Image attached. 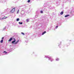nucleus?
I'll return each mask as SVG.
<instances>
[{"mask_svg":"<svg viewBox=\"0 0 74 74\" xmlns=\"http://www.w3.org/2000/svg\"><path fill=\"white\" fill-rule=\"evenodd\" d=\"M56 60L57 61H58V60H59V58H57L56 59Z\"/></svg>","mask_w":74,"mask_h":74,"instance_id":"12","label":"nucleus"},{"mask_svg":"<svg viewBox=\"0 0 74 74\" xmlns=\"http://www.w3.org/2000/svg\"><path fill=\"white\" fill-rule=\"evenodd\" d=\"M30 1V0H28V3H29Z\"/></svg>","mask_w":74,"mask_h":74,"instance_id":"17","label":"nucleus"},{"mask_svg":"<svg viewBox=\"0 0 74 74\" xmlns=\"http://www.w3.org/2000/svg\"><path fill=\"white\" fill-rule=\"evenodd\" d=\"M14 41H16V40H15L14 38Z\"/></svg>","mask_w":74,"mask_h":74,"instance_id":"20","label":"nucleus"},{"mask_svg":"<svg viewBox=\"0 0 74 74\" xmlns=\"http://www.w3.org/2000/svg\"><path fill=\"white\" fill-rule=\"evenodd\" d=\"M7 18H8V17L4 16L2 18V19H4Z\"/></svg>","mask_w":74,"mask_h":74,"instance_id":"2","label":"nucleus"},{"mask_svg":"<svg viewBox=\"0 0 74 74\" xmlns=\"http://www.w3.org/2000/svg\"><path fill=\"white\" fill-rule=\"evenodd\" d=\"M27 22H29V19H27L26 20Z\"/></svg>","mask_w":74,"mask_h":74,"instance_id":"8","label":"nucleus"},{"mask_svg":"<svg viewBox=\"0 0 74 74\" xmlns=\"http://www.w3.org/2000/svg\"><path fill=\"white\" fill-rule=\"evenodd\" d=\"M70 16L69 14L66 15L65 16V17H67V16Z\"/></svg>","mask_w":74,"mask_h":74,"instance_id":"5","label":"nucleus"},{"mask_svg":"<svg viewBox=\"0 0 74 74\" xmlns=\"http://www.w3.org/2000/svg\"><path fill=\"white\" fill-rule=\"evenodd\" d=\"M2 40H4V38H3V37H2Z\"/></svg>","mask_w":74,"mask_h":74,"instance_id":"21","label":"nucleus"},{"mask_svg":"<svg viewBox=\"0 0 74 74\" xmlns=\"http://www.w3.org/2000/svg\"><path fill=\"white\" fill-rule=\"evenodd\" d=\"M21 34H23V35H25V34H24V33L23 32H22Z\"/></svg>","mask_w":74,"mask_h":74,"instance_id":"16","label":"nucleus"},{"mask_svg":"<svg viewBox=\"0 0 74 74\" xmlns=\"http://www.w3.org/2000/svg\"><path fill=\"white\" fill-rule=\"evenodd\" d=\"M12 40V38H10L9 40H8V41H11Z\"/></svg>","mask_w":74,"mask_h":74,"instance_id":"3","label":"nucleus"},{"mask_svg":"<svg viewBox=\"0 0 74 74\" xmlns=\"http://www.w3.org/2000/svg\"><path fill=\"white\" fill-rule=\"evenodd\" d=\"M0 42L1 43H3V40H1L0 41Z\"/></svg>","mask_w":74,"mask_h":74,"instance_id":"9","label":"nucleus"},{"mask_svg":"<svg viewBox=\"0 0 74 74\" xmlns=\"http://www.w3.org/2000/svg\"><path fill=\"white\" fill-rule=\"evenodd\" d=\"M53 60H51V62H53Z\"/></svg>","mask_w":74,"mask_h":74,"instance_id":"23","label":"nucleus"},{"mask_svg":"<svg viewBox=\"0 0 74 74\" xmlns=\"http://www.w3.org/2000/svg\"><path fill=\"white\" fill-rule=\"evenodd\" d=\"M15 8H13L11 11L10 12L11 13H14L15 12Z\"/></svg>","mask_w":74,"mask_h":74,"instance_id":"1","label":"nucleus"},{"mask_svg":"<svg viewBox=\"0 0 74 74\" xmlns=\"http://www.w3.org/2000/svg\"><path fill=\"white\" fill-rule=\"evenodd\" d=\"M18 43L17 42H16L15 43V44H17Z\"/></svg>","mask_w":74,"mask_h":74,"instance_id":"22","label":"nucleus"},{"mask_svg":"<svg viewBox=\"0 0 74 74\" xmlns=\"http://www.w3.org/2000/svg\"><path fill=\"white\" fill-rule=\"evenodd\" d=\"M18 23H19V24H20L21 25H22L23 23H22V22L21 23V22H19Z\"/></svg>","mask_w":74,"mask_h":74,"instance_id":"10","label":"nucleus"},{"mask_svg":"<svg viewBox=\"0 0 74 74\" xmlns=\"http://www.w3.org/2000/svg\"><path fill=\"white\" fill-rule=\"evenodd\" d=\"M3 52L4 53H7V52L6 51H4Z\"/></svg>","mask_w":74,"mask_h":74,"instance_id":"14","label":"nucleus"},{"mask_svg":"<svg viewBox=\"0 0 74 74\" xmlns=\"http://www.w3.org/2000/svg\"><path fill=\"white\" fill-rule=\"evenodd\" d=\"M14 42H15V41L14 40L12 41V44H14Z\"/></svg>","mask_w":74,"mask_h":74,"instance_id":"7","label":"nucleus"},{"mask_svg":"<svg viewBox=\"0 0 74 74\" xmlns=\"http://www.w3.org/2000/svg\"><path fill=\"white\" fill-rule=\"evenodd\" d=\"M19 10H18V11H17V14H18V13L19 12Z\"/></svg>","mask_w":74,"mask_h":74,"instance_id":"19","label":"nucleus"},{"mask_svg":"<svg viewBox=\"0 0 74 74\" xmlns=\"http://www.w3.org/2000/svg\"><path fill=\"white\" fill-rule=\"evenodd\" d=\"M63 14V12H62L60 13V15H62Z\"/></svg>","mask_w":74,"mask_h":74,"instance_id":"6","label":"nucleus"},{"mask_svg":"<svg viewBox=\"0 0 74 74\" xmlns=\"http://www.w3.org/2000/svg\"><path fill=\"white\" fill-rule=\"evenodd\" d=\"M58 26H56V29L58 28Z\"/></svg>","mask_w":74,"mask_h":74,"instance_id":"15","label":"nucleus"},{"mask_svg":"<svg viewBox=\"0 0 74 74\" xmlns=\"http://www.w3.org/2000/svg\"><path fill=\"white\" fill-rule=\"evenodd\" d=\"M47 33V32H46V31H44L42 33V35H44V34H45V33Z\"/></svg>","mask_w":74,"mask_h":74,"instance_id":"4","label":"nucleus"},{"mask_svg":"<svg viewBox=\"0 0 74 74\" xmlns=\"http://www.w3.org/2000/svg\"><path fill=\"white\" fill-rule=\"evenodd\" d=\"M19 40H18L17 41V43H18V42H19Z\"/></svg>","mask_w":74,"mask_h":74,"instance_id":"18","label":"nucleus"},{"mask_svg":"<svg viewBox=\"0 0 74 74\" xmlns=\"http://www.w3.org/2000/svg\"><path fill=\"white\" fill-rule=\"evenodd\" d=\"M40 13H41V14H42V13H43V12L41 10V11H40Z\"/></svg>","mask_w":74,"mask_h":74,"instance_id":"13","label":"nucleus"},{"mask_svg":"<svg viewBox=\"0 0 74 74\" xmlns=\"http://www.w3.org/2000/svg\"><path fill=\"white\" fill-rule=\"evenodd\" d=\"M19 21V18H18L16 19V21Z\"/></svg>","mask_w":74,"mask_h":74,"instance_id":"11","label":"nucleus"}]
</instances>
